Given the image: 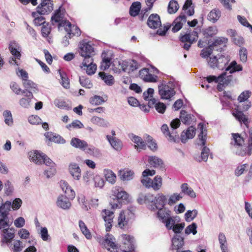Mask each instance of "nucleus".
I'll return each instance as SVG.
<instances>
[{"label": "nucleus", "instance_id": "obj_1", "mask_svg": "<svg viewBox=\"0 0 252 252\" xmlns=\"http://www.w3.org/2000/svg\"><path fill=\"white\" fill-rule=\"evenodd\" d=\"M211 45L209 47H206L202 50L200 56L203 58L209 57L208 60V64L209 66L213 68L216 67L219 68H223L224 66L229 61L227 57L221 55L218 56L212 55L213 49L211 48Z\"/></svg>", "mask_w": 252, "mask_h": 252}, {"label": "nucleus", "instance_id": "obj_2", "mask_svg": "<svg viewBox=\"0 0 252 252\" xmlns=\"http://www.w3.org/2000/svg\"><path fill=\"white\" fill-rule=\"evenodd\" d=\"M175 83L170 81L167 84H161L158 85V93L161 98L163 99H169L173 96L176 93L174 90Z\"/></svg>", "mask_w": 252, "mask_h": 252}, {"label": "nucleus", "instance_id": "obj_3", "mask_svg": "<svg viewBox=\"0 0 252 252\" xmlns=\"http://www.w3.org/2000/svg\"><path fill=\"white\" fill-rule=\"evenodd\" d=\"M142 185L147 189H152L154 191H158L161 188L163 184L162 177L159 175L156 176L153 179L150 178L141 179Z\"/></svg>", "mask_w": 252, "mask_h": 252}, {"label": "nucleus", "instance_id": "obj_4", "mask_svg": "<svg viewBox=\"0 0 252 252\" xmlns=\"http://www.w3.org/2000/svg\"><path fill=\"white\" fill-rule=\"evenodd\" d=\"M79 52L80 55L84 59L92 58L95 54L94 48L91 42L83 40L79 44Z\"/></svg>", "mask_w": 252, "mask_h": 252}, {"label": "nucleus", "instance_id": "obj_5", "mask_svg": "<svg viewBox=\"0 0 252 252\" xmlns=\"http://www.w3.org/2000/svg\"><path fill=\"white\" fill-rule=\"evenodd\" d=\"M134 214L129 209L122 211L118 218V226L123 228L126 226L134 219Z\"/></svg>", "mask_w": 252, "mask_h": 252}, {"label": "nucleus", "instance_id": "obj_6", "mask_svg": "<svg viewBox=\"0 0 252 252\" xmlns=\"http://www.w3.org/2000/svg\"><path fill=\"white\" fill-rule=\"evenodd\" d=\"M62 28L67 32V36L69 38H71L74 36H79L81 34L80 29L74 25H71L68 21H63L60 23L59 25V30H62Z\"/></svg>", "mask_w": 252, "mask_h": 252}, {"label": "nucleus", "instance_id": "obj_7", "mask_svg": "<svg viewBox=\"0 0 252 252\" xmlns=\"http://www.w3.org/2000/svg\"><path fill=\"white\" fill-rule=\"evenodd\" d=\"M120 247L123 251L128 252L134 250V238L127 234H122L119 237Z\"/></svg>", "mask_w": 252, "mask_h": 252}, {"label": "nucleus", "instance_id": "obj_8", "mask_svg": "<svg viewBox=\"0 0 252 252\" xmlns=\"http://www.w3.org/2000/svg\"><path fill=\"white\" fill-rule=\"evenodd\" d=\"M22 97L19 100L20 106L24 109H29L33 105V95L30 91L23 90Z\"/></svg>", "mask_w": 252, "mask_h": 252}, {"label": "nucleus", "instance_id": "obj_9", "mask_svg": "<svg viewBox=\"0 0 252 252\" xmlns=\"http://www.w3.org/2000/svg\"><path fill=\"white\" fill-rule=\"evenodd\" d=\"M9 50L13 57L10 58L9 63L11 65H18L19 63L16 59H20L21 57V47L15 41H11L9 44Z\"/></svg>", "mask_w": 252, "mask_h": 252}, {"label": "nucleus", "instance_id": "obj_10", "mask_svg": "<svg viewBox=\"0 0 252 252\" xmlns=\"http://www.w3.org/2000/svg\"><path fill=\"white\" fill-rule=\"evenodd\" d=\"M154 204H151L149 206V208L150 210L155 211L157 209L163 208L167 204V198L165 195L162 193H158L156 196L154 197Z\"/></svg>", "mask_w": 252, "mask_h": 252}, {"label": "nucleus", "instance_id": "obj_11", "mask_svg": "<svg viewBox=\"0 0 252 252\" xmlns=\"http://www.w3.org/2000/svg\"><path fill=\"white\" fill-rule=\"evenodd\" d=\"M235 153L241 157L251 156L252 153V140H248L247 143L244 141L242 145L237 147Z\"/></svg>", "mask_w": 252, "mask_h": 252}, {"label": "nucleus", "instance_id": "obj_12", "mask_svg": "<svg viewBox=\"0 0 252 252\" xmlns=\"http://www.w3.org/2000/svg\"><path fill=\"white\" fill-rule=\"evenodd\" d=\"M116 243V239L113 235L108 233L105 235L104 246L108 251L118 252L119 247Z\"/></svg>", "mask_w": 252, "mask_h": 252}, {"label": "nucleus", "instance_id": "obj_13", "mask_svg": "<svg viewBox=\"0 0 252 252\" xmlns=\"http://www.w3.org/2000/svg\"><path fill=\"white\" fill-rule=\"evenodd\" d=\"M197 33L196 32H193L191 33L186 34L181 36L180 40L182 42L184 43L183 45V47L185 49L188 50L191 44L197 39Z\"/></svg>", "mask_w": 252, "mask_h": 252}, {"label": "nucleus", "instance_id": "obj_14", "mask_svg": "<svg viewBox=\"0 0 252 252\" xmlns=\"http://www.w3.org/2000/svg\"><path fill=\"white\" fill-rule=\"evenodd\" d=\"M0 234L1 243H10L15 237V229L12 227H6L1 230Z\"/></svg>", "mask_w": 252, "mask_h": 252}, {"label": "nucleus", "instance_id": "obj_15", "mask_svg": "<svg viewBox=\"0 0 252 252\" xmlns=\"http://www.w3.org/2000/svg\"><path fill=\"white\" fill-rule=\"evenodd\" d=\"M251 92L249 91L242 92L238 96V100L240 103L245 102L244 104H240L238 107L240 109L243 111L248 110L251 106V103L248 101H246L250 96Z\"/></svg>", "mask_w": 252, "mask_h": 252}, {"label": "nucleus", "instance_id": "obj_16", "mask_svg": "<svg viewBox=\"0 0 252 252\" xmlns=\"http://www.w3.org/2000/svg\"><path fill=\"white\" fill-rule=\"evenodd\" d=\"M227 42V39L223 37H219L216 38L215 41L212 43H210V42H207V40L205 39V40H199L198 43V46L200 48H202L203 47L208 45L207 47H209V46L211 45V48H214L215 46H219V45H222L224 46Z\"/></svg>", "mask_w": 252, "mask_h": 252}, {"label": "nucleus", "instance_id": "obj_17", "mask_svg": "<svg viewBox=\"0 0 252 252\" xmlns=\"http://www.w3.org/2000/svg\"><path fill=\"white\" fill-rule=\"evenodd\" d=\"M81 68L86 70V73L88 75L94 74L96 70V65L93 63V58L89 59H84L81 65Z\"/></svg>", "mask_w": 252, "mask_h": 252}, {"label": "nucleus", "instance_id": "obj_18", "mask_svg": "<svg viewBox=\"0 0 252 252\" xmlns=\"http://www.w3.org/2000/svg\"><path fill=\"white\" fill-rule=\"evenodd\" d=\"M119 64L124 71L128 73L133 71L138 68V63L133 60L123 61L122 63H120Z\"/></svg>", "mask_w": 252, "mask_h": 252}, {"label": "nucleus", "instance_id": "obj_19", "mask_svg": "<svg viewBox=\"0 0 252 252\" xmlns=\"http://www.w3.org/2000/svg\"><path fill=\"white\" fill-rule=\"evenodd\" d=\"M128 137L135 144L134 148L138 152H139L142 150H145L146 149V142L141 137L133 133L129 134Z\"/></svg>", "mask_w": 252, "mask_h": 252}, {"label": "nucleus", "instance_id": "obj_20", "mask_svg": "<svg viewBox=\"0 0 252 252\" xmlns=\"http://www.w3.org/2000/svg\"><path fill=\"white\" fill-rule=\"evenodd\" d=\"M161 130L167 139L171 142H176L179 138V136L176 130L169 129L167 125H163L161 127Z\"/></svg>", "mask_w": 252, "mask_h": 252}, {"label": "nucleus", "instance_id": "obj_21", "mask_svg": "<svg viewBox=\"0 0 252 252\" xmlns=\"http://www.w3.org/2000/svg\"><path fill=\"white\" fill-rule=\"evenodd\" d=\"M53 9V4L52 0H42V2L37 7V11L41 14H46Z\"/></svg>", "mask_w": 252, "mask_h": 252}, {"label": "nucleus", "instance_id": "obj_22", "mask_svg": "<svg viewBox=\"0 0 252 252\" xmlns=\"http://www.w3.org/2000/svg\"><path fill=\"white\" fill-rule=\"evenodd\" d=\"M102 215L105 221L106 231H109L112 227V223L114 218V212L110 210L105 209L102 211Z\"/></svg>", "mask_w": 252, "mask_h": 252}, {"label": "nucleus", "instance_id": "obj_23", "mask_svg": "<svg viewBox=\"0 0 252 252\" xmlns=\"http://www.w3.org/2000/svg\"><path fill=\"white\" fill-rule=\"evenodd\" d=\"M69 198L64 195H60L56 201V205L58 207L63 210H68L71 206V203Z\"/></svg>", "mask_w": 252, "mask_h": 252}, {"label": "nucleus", "instance_id": "obj_24", "mask_svg": "<svg viewBox=\"0 0 252 252\" xmlns=\"http://www.w3.org/2000/svg\"><path fill=\"white\" fill-rule=\"evenodd\" d=\"M68 171L72 178L75 180H79L81 176V169L76 163H71L68 166Z\"/></svg>", "mask_w": 252, "mask_h": 252}, {"label": "nucleus", "instance_id": "obj_25", "mask_svg": "<svg viewBox=\"0 0 252 252\" xmlns=\"http://www.w3.org/2000/svg\"><path fill=\"white\" fill-rule=\"evenodd\" d=\"M140 77L145 82H156L158 77L149 73L148 68H143L139 71Z\"/></svg>", "mask_w": 252, "mask_h": 252}, {"label": "nucleus", "instance_id": "obj_26", "mask_svg": "<svg viewBox=\"0 0 252 252\" xmlns=\"http://www.w3.org/2000/svg\"><path fill=\"white\" fill-rule=\"evenodd\" d=\"M148 26L151 29H157L161 26L160 17L157 14H152L147 21Z\"/></svg>", "mask_w": 252, "mask_h": 252}, {"label": "nucleus", "instance_id": "obj_27", "mask_svg": "<svg viewBox=\"0 0 252 252\" xmlns=\"http://www.w3.org/2000/svg\"><path fill=\"white\" fill-rule=\"evenodd\" d=\"M60 186L63 191L67 194L68 197L70 199H73L75 198V192L67 182L63 180L61 181Z\"/></svg>", "mask_w": 252, "mask_h": 252}, {"label": "nucleus", "instance_id": "obj_28", "mask_svg": "<svg viewBox=\"0 0 252 252\" xmlns=\"http://www.w3.org/2000/svg\"><path fill=\"white\" fill-rule=\"evenodd\" d=\"M112 192L113 193L112 196L117 197L122 201H129V195L126 191L115 188L112 190Z\"/></svg>", "mask_w": 252, "mask_h": 252}, {"label": "nucleus", "instance_id": "obj_29", "mask_svg": "<svg viewBox=\"0 0 252 252\" xmlns=\"http://www.w3.org/2000/svg\"><path fill=\"white\" fill-rule=\"evenodd\" d=\"M195 127L191 126L186 131H183L181 135V141L185 143L188 139L193 138L195 134Z\"/></svg>", "mask_w": 252, "mask_h": 252}, {"label": "nucleus", "instance_id": "obj_30", "mask_svg": "<svg viewBox=\"0 0 252 252\" xmlns=\"http://www.w3.org/2000/svg\"><path fill=\"white\" fill-rule=\"evenodd\" d=\"M186 16L180 15L174 20L172 31L174 32H178L182 28L183 25L186 23Z\"/></svg>", "mask_w": 252, "mask_h": 252}, {"label": "nucleus", "instance_id": "obj_31", "mask_svg": "<svg viewBox=\"0 0 252 252\" xmlns=\"http://www.w3.org/2000/svg\"><path fill=\"white\" fill-rule=\"evenodd\" d=\"M107 139L112 147L116 151H120L123 148L122 142L116 137L107 135Z\"/></svg>", "mask_w": 252, "mask_h": 252}, {"label": "nucleus", "instance_id": "obj_32", "mask_svg": "<svg viewBox=\"0 0 252 252\" xmlns=\"http://www.w3.org/2000/svg\"><path fill=\"white\" fill-rule=\"evenodd\" d=\"M198 129L200 131L198 134V144L200 146H204L205 145L206 141L207 132L206 130L204 127V125L202 123H199L198 125Z\"/></svg>", "mask_w": 252, "mask_h": 252}, {"label": "nucleus", "instance_id": "obj_33", "mask_svg": "<svg viewBox=\"0 0 252 252\" xmlns=\"http://www.w3.org/2000/svg\"><path fill=\"white\" fill-rule=\"evenodd\" d=\"M157 216L158 219L162 223L167 220L171 216V212L166 208H161L158 209Z\"/></svg>", "mask_w": 252, "mask_h": 252}, {"label": "nucleus", "instance_id": "obj_34", "mask_svg": "<svg viewBox=\"0 0 252 252\" xmlns=\"http://www.w3.org/2000/svg\"><path fill=\"white\" fill-rule=\"evenodd\" d=\"M184 245V238L179 235H175L172 239V248L178 250Z\"/></svg>", "mask_w": 252, "mask_h": 252}, {"label": "nucleus", "instance_id": "obj_35", "mask_svg": "<svg viewBox=\"0 0 252 252\" xmlns=\"http://www.w3.org/2000/svg\"><path fill=\"white\" fill-rule=\"evenodd\" d=\"M134 172L128 169H124L119 171V176L121 179L124 181L131 180L134 177Z\"/></svg>", "mask_w": 252, "mask_h": 252}, {"label": "nucleus", "instance_id": "obj_36", "mask_svg": "<svg viewBox=\"0 0 252 252\" xmlns=\"http://www.w3.org/2000/svg\"><path fill=\"white\" fill-rule=\"evenodd\" d=\"M181 194L183 193L192 198H194L196 197L195 191L187 183H184L181 185Z\"/></svg>", "mask_w": 252, "mask_h": 252}, {"label": "nucleus", "instance_id": "obj_37", "mask_svg": "<svg viewBox=\"0 0 252 252\" xmlns=\"http://www.w3.org/2000/svg\"><path fill=\"white\" fill-rule=\"evenodd\" d=\"M43 154H40L37 151H31L29 153V158L31 160L36 164H41L42 163V157Z\"/></svg>", "mask_w": 252, "mask_h": 252}, {"label": "nucleus", "instance_id": "obj_38", "mask_svg": "<svg viewBox=\"0 0 252 252\" xmlns=\"http://www.w3.org/2000/svg\"><path fill=\"white\" fill-rule=\"evenodd\" d=\"M70 144L76 148L84 151L88 147V144L86 141L77 138H73L71 140Z\"/></svg>", "mask_w": 252, "mask_h": 252}, {"label": "nucleus", "instance_id": "obj_39", "mask_svg": "<svg viewBox=\"0 0 252 252\" xmlns=\"http://www.w3.org/2000/svg\"><path fill=\"white\" fill-rule=\"evenodd\" d=\"M137 201L139 204H142L154 202V195L151 194L141 193L138 195Z\"/></svg>", "mask_w": 252, "mask_h": 252}, {"label": "nucleus", "instance_id": "obj_40", "mask_svg": "<svg viewBox=\"0 0 252 252\" xmlns=\"http://www.w3.org/2000/svg\"><path fill=\"white\" fill-rule=\"evenodd\" d=\"M23 86L26 89L25 90L31 92L37 93L38 91L37 85L32 81L27 79L22 82Z\"/></svg>", "mask_w": 252, "mask_h": 252}, {"label": "nucleus", "instance_id": "obj_41", "mask_svg": "<svg viewBox=\"0 0 252 252\" xmlns=\"http://www.w3.org/2000/svg\"><path fill=\"white\" fill-rule=\"evenodd\" d=\"M38 11L32 12V17L34 18L33 23L36 26H39L44 25L45 23V18Z\"/></svg>", "mask_w": 252, "mask_h": 252}, {"label": "nucleus", "instance_id": "obj_42", "mask_svg": "<svg viewBox=\"0 0 252 252\" xmlns=\"http://www.w3.org/2000/svg\"><path fill=\"white\" fill-rule=\"evenodd\" d=\"M221 16V12L218 8L212 9L208 14L207 19L212 23L216 22Z\"/></svg>", "mask_w": 252, "mask_h": 252}, {"label": "nucleus", "instance_id": "obj_43", "mask_svg": "<svg viewBox=\"0 0 252 252\" xmlns=\"http://www.w3.org/2000/svg\"><path fill=\"white\" fill-rule=\"evenodd\" d=\"M103 174L107 182L111 184L115 183L116 181V175L111 170L105 169L103 171Z\"/></svg>", "mask_w": 252, "mask_h": 252}, {"label": "nucleus", "instance_id": "obj_44", "mask_svg": "<svg viewBox=\"0 0 252 252\" xmlns=\"http://www.w3.org/2000/svg\"><path fill=\"white\" fill-rule=\"evenodd\" d=\"M225 76L226 72H223L218 77L213 75L208 76L206 77V80L208 83H212L214 82L215 83H218L219 84H221L224 82Z\"/></svg>", "mask_w": 252, "mask_h": 252}, {"label": "nucleus", "instance_id": "obj_45", "mask_svg": "<svg viewBox=\"0 0 252 252\" xmlns=\"http://www.w3.org/2000/svg\"><path fill=\"white\" fill-rule=\"evenodd\" d=\"M63 14L61 12L60 8L55 12V13L51 17V22L52 24L55 25L58 23V25L60 23L65 21L63 20Z\"/></svg>", "mask_w": 252, "mask_h": 252}, {"label": "nucleus", "instance_id": "obj_46", "mask_svg": "<svg viewBox=\"0 0 252 252\" xmlns=\"http://www.w3.org/2000/svg\"><path fill=\"white\" fill-rule=\"evenodd\" d=\"M85 150L88 154L94 158H98L102 156L101 151L93 146H88Z\"/></svg>", "mask_w": 252, "mask_h": 252}, {"label": "nucleus", "instance_id": "obj_47", "mask_svg": "<svg viewBox=\"0 0 252 252\" xmlns=\"http://www.w3.org/2000/svg\"><path fill=\"white\" fill-rule=\"evenodd\" d=\"M242 66L238 64L235 61H232L225 69L226 71H229L231 74L235 72L242 71Z\"/></svg>", "mask_w": 252, "mask_h": 252}, {"label": "nucleus", "instance_id": "obj_48", "mask_svg": "<svg viewBox=\"0 0 252 252\" xmlns=\"http://www.w3.org/2000/svg\"><path fill=\"white\" fill-rule=\"evenodd\" d=\"M141 8V3L136 1L132 3L129 8V14L131 16L135 17L138 15Z\"/></svg>", "mask_w": 252, "mask_h": 252}, {"label": "nucleus", "instance_id": "obj_49", "mask_svg": "<svg viewBox=\"0 0 252 252\" xmlns=\"http://www.w3.org/2000/svg\"><path fill=\"white\" fill-rule=\"evenodd\" d=\"M79 226L81 232L85 236L86 239H91L92 237V234L86 224L81 220L79 221Z\"/></svg>", "mask_w": 252, "mask_h": 252}, {"label": "nucleus", "instance_id": "obj_50", "mask_svg": "<svg viewBox=\"0 0 252 252\" xmlns=\"http://www.w3.org/2000/svg\"><path fill=\"white\" fill-rule=\"evenodd\" d=\"M183 198L181 193L175 192L171 194L167 199V204L172 206Z\"/></svg>", "mask_w": 252, "mask_h": 252}, {"label": "nucleus", "instance_id": "obj_51", "mask_svg": "<svg viewBox=\"0 0 252 252\" xmlns=\"http://www.w3.org/2000/svg\"><path fill=\"white\" fill-rule=\"evenodd\" d=\"M101 79L107 85H112L114 83V77L110 74L104 72H100L98 74Z\"/></svg>", "mask_w": 252, "mask_h": 252}, {"label": "nucleus", "instance_id": "obj_52", "mask_svg": "<svg viewBox=\"0 0 252 252\" xmlns=\"http://www.w3.org/2000/svg\"><path fill=\"white\" fill-rule=\"evenodd\" d=\"M148 161L150 165L155 168L161 167L163 164L162 160L156 156H149Z\"/></svg>", "mask_w": 252, "mask_h": 252}, {"label": "nucleus", "instance_id": "obj_53", "mask_svg": "<svg viewBox=\"0 0 252 252\" xmlns=\"http://www.w3.org/2000/svg\"><path fill=\"white\" fill-rule=\"evenodd\" d=\"M192 117L193 116L188 114L185 110H181L180 112V118L181 121L185 124L189 125L192 122Z\"/></svg>", "mask_w": 252, "mask_h": 252}, {"label": "nucleus", "instance_id": "obj_54", "mask_svg": "<svg viewBox=\"0 0 252 252\" xmlns=\"http://www.w3.org/2000/svg\"><path fill=\"white\" fill-rule=\"evenodd\" d=\"M234 117L240 122H243L244 124L248 127L249 119L242 112L238 111L236 113L233 114Z\"/></svg>", "mask_w": 252, "mask_h": 252}, {"label": "nucleus", "instance_id": "obj_55", "mask_svg": "<svg viewBox=\"0 0 252 252\" xmlns=\"http://www.w3.org/2000/svg\"><path fill=\"white\" fill-rule=\"evenodd\" d=\"M183 10L189 16H192L194 13L193 6H192L191 0H186L183 7Z\"/></svg>", "mask_w": 252, "mask_h": 252}, {"label": "nucleus", "instance_id": "obj_56", "mask_svg": "<svg viewBox=\"0 0 252 252\" xmlns=\"http://www.w3.org/2000/svg\"><path fill=\"white\" fill-rule=\"evenodd\" d=\"M59 72L61 78L60 83L64 88L69 89L70 88V83L66 74L65 73L62 72L60 70H59Z\"/></svg>", "mask_w": 252, "mask_h": 252}, {"label": "nucleus", "instance_id": "obj_57", "mask_svg": "<svg viewBox=\"0 0 252 252\" xmlns=\"http://www.w3.org/2000/svg\"><path fill=\"white\" fill-rule=\"evenodd\" d=\"M145 138L146 143L148 145L149 148L154 152L157 151L158 146L156 142L153 140V138L149 135H146Z\"/></svg>", "mask_w": 252, "mask_h": 252}, {"label": "nucleus", "instance_id": "obj_58", "mask_svg": "<svg viewBox=\"0 0 252 252\" xmlns=\"http://www.w3.org/2000/svg\"><path fill=\"white\" fill-rule=\"evenodd\" d=\"M232 139L231 144L234 143L235 146H236V148L240 146L244 143L245 141L243 138L238 133H232Z\"/></svg>", "mask_w": 252, "mask_h": 252}, {"label": "nucleus", "instance_id": "obj_59", "mask_svg": "<svg viewBox=\"0 0 252 252\" xmlns=\"http://www.w3.org/2000/svg\"><path fill=\"white\" fill-rule=\"evenodd\" d=\"M15 73L16 75L22 80V82L26 80L29 78L28 72L24 69L17 67L15 69Z\"/></svg>", "mask_w": 252, "mask_h": 252}, {"label": "nucleus", "instance_id": "obj_60", "mask_svg": "<svg viewBox=\"0 0 252 252\" xmlns=\"http://www.w3.org/2000/svg\"><path fill=\"white\" fill-rule=\"evenodd\" d=\"M91 121L94 124L96 125L100 126H107L108 125V123L106 121H105L104 119L96 117L94 116L92 118Z\"/></svg>", "mask_w": 252, "mask_h": 252}, {"label": "nucleus", "instance_id": "obj_61", "mask_svg": "<svg viewBox=\"0 0 252 252\" xmlns=\"http://www.w3.org/2000/svg\"><path fill=\"white\" fill-rule=\"evenodd\" d=\"M4 123L8 126H12L13 123L12 115L10 111L6 110L3 112Z\"/></svg>", "mask_w": 252, "mask_h": 252}, {"label": "nucleus", "instance_id": "obj_62", "mask_svg": "<svg viewBox=\"0 0 252 252\" xmlns=\"http://www.w3.org/2000/svg\"><path fill=\"white\" fill-rule=\"evenodd\" d=\"M198 214V211L196 209L188 210L185 214V219L187 221H191L193 220Z\"/></svg>", "mask_w": 252, "mask_h": 252}, {"label": "nucleus", "instance_id": "obj_63", "mask_svg": "<svg viewBox=\"0 0 252 252\" xmlns=\"http://www.w3.org/2000/svg\"><path fill=\"white\" fill-rule=\"evenodd\" d=\"M11 207V202L9 201H6L4 204L0 207V214L1 215H5L8 216V212Z\"/></svg>", "mask_w": 252, "mask_h": 252}, {"label": "nucleus", "instance_id": "obj_64", "mask_svg": "<svg viewBox=\"0 0 252 252\" xmlns=\"http://www.w3.org/2000/svg\"><path fill=\"white\" fill-rule=\"evenodd\" d=\"M248 167L249 165L247 163L238 165L235 170V175L237 177L241 176L248 170Z\"/></svg>", "mask_w": 252, "mask_h": 252}]
</instances>
